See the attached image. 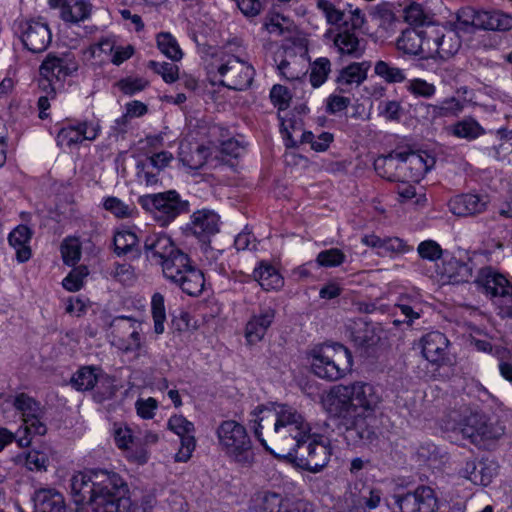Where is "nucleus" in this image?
<instances>
[{
    "instance_id": "nucleus-1",
    "label": "nucleus",
    "mask_w": 512,
    "mask_h": 512,
    "mask_svg": "<svg viewBox=\"0 0 512 512\" xmlns=\"http://www.w3.org/2000/svg\"><path fill=\"white\" fill-rule=\"evenodd\" d=\"M144 252L148 260L161 265L165 279L184 293L189 296H198L202 293L205 286L203 272L168 235L155 233L147 236L144 241Z\"/></svg>"
},
{
    "instance_id": "nucleus-2",
    "label": "nucleus",
    "mask_w": 512,
    "mask_h": 512,
    "mask_svg": "<svg viewBox=\"0 0 512 512\" xmlns=\"http://www.w3.org/2000/svg\"><path fill=\"white\" fill-rule=\"evenodd\" d=\"M434 164L433 158L426 153L414 151H392L379 156L374 169L379 176L389 181L419 182Z\"/></svg>"
},
{
    "instance_id": "nucleus-3",
    "label": "nucleus",
    "mask_w": 512,
    "mask_h": 512,
    "mask_svg": "<svg viewBox=\"0 0 512 512\" xmlns=\"http://www.w3.org/2000/svg\"><path fill=\"white\" fill-rule=\"evenodd\" d=\"M311 368L319 378L336 381L351 371L353 358L350 350L339 343H325L311 353Z\"/></svg>"
},
{
    "instance_id": "nucleus-4",
    "label": "nucleus",
    "mask_w": 512,
    "mask_h": 512,
    "mask_svg": "<svg viewBox=\"0 0 512 512\" xmlns=\"http://www.w3.org/2000/svg\"><path fill=\"white\" fill-rule=\"evenodd\" d=\"M275 442L278 448L287 454L298 443L309 437L311 426L293 407L286 404L276 405V421L273 424Z\"/></svg>"
},
{
    "instance_id": "nucleus-5",
    "label": "nucleus",
    "mask_w": 512,
    "mask_h": 512,
    "mask_svg": "<svg viewBox=\"0 0 512 512\" xmlns=\"http://www.w3.org/2000/svg\"><path fill=\"white\" fill-rule=\"evenodd\" d=\"M221 451L233 462L250 466L254 461L252 440L245 426L235 420H224L216 429Z\"/></svg>"
},
{
    "instance_id": "nucleus-6",
    "label": "nucleus",
    "mask_w": 512,
    "mask_h": 512,
    "mask_svg": "<svg viewBox=\"0 0 512 512\" xmlns=\"http://www.w3.org/2000/svg\"><path fill=\"white\" fill-rule=\"evenodd\" d=\"M332 449L330 443L322 436L310 433L287 454H280L292 461L297 467L311 473H318L325 468L330 460Z\"/></svg>"
},
{
    "instance_id": "nucleus-7",
    "label": "nucleus",
    "mask_w": 512,
    "mask_h": 512,
    "mask_svg": "<svg viewBox=\"0 0 512 512\" xmlns=\"http://www.w3.org/2000/svg\"><path fill=\"white\" fill-rule=\"evenodd\" d=\"M475 283L490 297L501 318L512 319V283L505 275L492 267H483L479 270Z\"/></svg>"
},
{
    "instance_id": "nucleus-8",
    "label": "nucleus",
    "mask_w": 512,
    "mask_h": 512,
    "mask_svg": "<svg viewBox=\"0 0 512 512\" xmlns=\"http://www.w3.org/2000/svg\"><path fill=\"white\" fill-rule=\"evenodd\" d=\"M13 406L22 417V425L17 431V443L20 447H28L32 436H43L47 433L45 410L39 402L25 393L15 396Z\"/></svg>"
},
{
    "instance_id": "nucleus-9",
    "label": "nucleus",
    "mask_w": 512,
    "mask_h": 512,
    "mask_svg": "<svg viewBox=\"0 0 512 512\" xmlns=\"http://www.w3.org/2000/svg\"><path fill=\"white\" fill-rule=\"evenodd\" d=\"M216 57L219 60L216 70L222 77L220 85L237 91L250 87L255 75L252 65L232 54L229 46H225Z\"/></svg>"
},
{
    "instance_id": "nucleus-10",
    "label": "nucleus",
    "mask_w": 512,
    "mask_h": 512,
    "mask_svg": "<svg viewBox=\"0 0 512 512\" xmlns=\"http://www.w3.org/2000/svg\"><path fill=\"white\" fill-rule=\"evenodd\" d=\"M138 203L143 209L150 212L161 226L168 225L180 214L189 210V202L181 200L175 190L140 196Z\"/></svg>"
},
{
    "instance_id": "nucleus-11",
    "label": "nucleus",
    "mask_w": 512,
    "mask_h": 512,
    "mask_svg": "<svg viewBox=\"0 0 512 512\" xmlns=\"http://www.w3.org/2000/svg\"><path fill=\"white\" fill-rule=\"evenodd\" d=\"M110 343L123 353L140 352L144 347L141 323L131 317L118 316L111 323Z\"/></svg>"
},
{
    "instance_id": "nucleus-12",
    "label": "nucleus",
    "mask_w": 512,
    "mask_h": 512,
    "mask_svg": "<svg viewBox=\"0 0 512 512\" xmlns=\"http://www.w3.org/2000/svg\"><path fill=\"white\" fill-rule=\"evenodd\" d=\"M456 469L459 477L478 486H488L497 474V465L494 461L480 459L472 451L461 455Z\"/></svg>"
},
{
    "instance_id": "nucleus-13",
    "label": "nucleus",
    "mask_w": 512,
    "mask_h": 512,
    "mask_svg": "<svg viewBox=\"0 0 512 512\" xmlns=\"http://www.w3.org/2000/svg\"><path fill=\"white\" fill-rule=\"evenodd\" d=\"M396 504L401 512H435L438 499L429 486H418L415 490L396 496Z\"/></svg>"
},
{
    "instance_id": "nucleus-14",
    "label": "nucleus",
    "mask_w": 512,
    "mask_h": 512,
    "mask_svg": "<svg viewBox=\"0 0 512 512\" xmlns=\"http://www.w3.org/2000/svg\"><path fill=\"white\" fill-rule=\"evenodd\" d=\"M95 468L77 471L69 479L70 494L77 504L87 503V512H93V501L96 497V485H94Z\"/></svg>"
},
{
    "instance_id": "nucleus-15",
    "label": "nucleus",
    "mask_w": 512,
    "mask_h": 512,
    "mask_svg": "<svg viewBox=\"0 0 512 512\" xmlns=\"http://www.w3.org/2000/svg\"><path fill=\"white\" fill-rule=\"evenodd\" d=\"M100 130L101 127L98 122L83 121L69 124L60 129L56 136V142L60 147L70 148L73 145L82 143L84 140H95Z\"/></svg>"
},
{
    "instance_id": "nucleus-16",
    "label": "nucleus",
    "mask_w": 512,
    "mask_h": 512,
    "mask_svg": "<svg viewBox=\"0 0 512 512\" xmlns=\"http://www.w3.org/2000/svg\"><path fill=\"white\" fill-rule=\"evenodd\" d=\"M168 428L181 439V447L175 455V460L178 462L188 461L196 447V439L193 435L194 424L182 415H174L168 420Z\"/></svg>"
},
{
    "instance_id": "nucleus-17",
    "label": "nucleus",
    "mask_w": 512,
    "mask_h": 512,
    "mask_svg": "<svg viewBox=\"0 0 512 512\" xmlns=\"http://www.w3.org/2000/svg\"><path fill=\"white\" fill-rule=\"evenodd\" d=\"M78 68V62L72 54L56 56L50 53L40 66V76L53 77L61 86L62 81L74 74Z\"/></svg>"
},
{
    "instance_id": "nucleus-18",
    "label": "nucleus",
    "mask_w": 512,
    "mask_h": 512,
    "mask_svg": "<svg viewBox=\"0 0 512 512\" xmlns=\"http://www.w3.org/2000/svg\"><path fill=\"white\" fill-rule=\"evenodd\" d=\"M51 31L46 23L28 21L22 25V42L33 53H41L51 43Z\"/></svg>"
},
{
    "instance_id": "nucleus-19",
    "label": "nucleus",
    "mask_w": 512,
    "mask_h": 512,
    "mask_svg": "<svg viewBox=\"0 0 512 512\" xmlns=\"http://www.w3.org/2000/svg\"><path fill=\"white\" fill-rule=\"evenodd\" d=\"M370 66V62L363 61L351 63L340 69L335 79L336 91L345 94L358 88L367 79Z\"/></svg>"
},
{
    "instance_id": "nucleus-20",
    "label": "nucleus",
    "mask_w": 512,
    "mask_h": 512,
    "mask_svg": "<svg viewBox=\"0 0 512 512\" xmlns=\"http://www.w3.org/2000/svg\"><path fill=\"white\" fill-rule=\"evenodd\" d=\"M489 197L478 194H462L449 202L450 211L457 216H471L487 210Z\"/></svg>"
},
{
    "instance_id": "nucleus-21",
    "label": "nucleus",
    "mask_w": 512,
    "mask_h": 512,
    "mask_svg": "<svg viewBox=\"0 0 512 512\" xmlns=\"http://www.w3.org/2000/svg\"><path fill=\"white\" fill-rule=\"evenodd\" d=\"M329 411L334 416L343 420L355 412L353 404V392L350 385L335 386L328 395Z\"/></svg>"
},
{
    "instance_id": "nucleus-22",
    "label": "nucleus",
    "mask_w": 512,
    "mask_h": 512,
    "mask_svg": "<svg viewBox=\"0 0 512 512\" xmlns=\"http://www.w3.org/2000/svg\"><path fill=\"white\" fill-rule=\"evenodd\" d=\"M53 9H60L62 20L78 23L86 20L91 14V4L85 0H48Z\"/></svg>"
},
{
    "instance_id": "nucleus-23",
    "label": "nucleus",
    "mask_w": 512,
    "mask_h": 512,
    "mask_svg": "<svg viewBox=\"0 0 512 512\" xmlns=\"http://www.w3.org/2000/svg\"><path fill=\"white\" fill-rule=\"evenodd\" d=\"M274 318V309L271 307H261L259 313L254 314L246 324L245 337L248 343L255 344L261 341L273 323Z\"/></svg>"
},
{
    "instance_id": "nucleus-24",
    "label": "nucleus",
    "mask_w": 512,
    "mask_h": 512,
    "mask_svg": "<svg viewBox=\"0 0 512 512\" xmlns=\"http://www.w3.org/2000/svg\"><path fill=\"white\" fill-rule=\"evenodd\" d=\"M422 354L431 363H441L447 354L449 340L439 332L432 331L424 335L421 339Z\"/></svg>"
},
{
    "instance_id": "nucleus-25",
    "label": "nucleus",
    "mask_w": 512,
    "mask_h": 512,
    "mask_svg": "<svg viewBox=\"0 0 512 512\" xmlns=\"http://www.w3.org/2000/svg\"><path fill=\"white\" fill-rule=\"evenodd\" d=\"M439 269L442 280L452 284L468 282L472 277L471 265L455 257H445Z\"/></svg>"
},
{
    "instance_id": "nucleus-26",
    "label": "nucleus",
    "mask_w": 512,
    "mask_h": 512,
    "mask_svg": "<svg viewBox=\"0 0 512 512\" xmlns=\"http://www.w3.org/2000/svg\"><path fill=\"white\" fill-rule=\"evenodd\" d=\"M190 229L199 238L214 235L219 231V216L210 210L194 212Z\"/></svg>"
},
{
    "instance_id": "nucleus-27",
    "label": "nucleus",
    "mask_w": 512,
    "mask_h": 512,
    "mask_svg": "<svg viewBox=\"0 0 512 512\" xmlns=\"http://www.w3.org/2000/svg\"><path fill=\"white\" fill-rule=\"evenodd\" d=\"M366 43L364 38H358L356 33L348 28L340 31L334 39V44L341 54H347L354 58H359L363 55Z\"/></svg>"
},
{
    "instance_id": "nucleus-28",
    "label": "nucleus",
    "mask_w": 512,
    "mask_h": 512,
    "mask_svg": "<svg viewBox=\"0 0 512 512\" xmlns=\"http://www.w3.org/2000/svg\"><path fill=\"white\" fill-rule=\"evenodd\" d=\"M368 413L356 411L341 420V425L345 427L348 437H356L359 440L371 438L373 431L368 423Z\"/></svg>"
},
{
    "instance_id": "nucleus-29",
    "label": "nucleus",
    "mask_w": 512,
    "mask_h": 512,
    "mask_svg": "<svg viewBox=\"0 0 512 512\" xmlns=\"http://www.w3.org/2000/svg\"><path fill=\"white\" fill-rule=\"evenodd\" d=\"M33 235L32 230L26 225H18L9 236V244L16 250V259L19 263H24L31 258V248L28 245Z\"/></svg>"
},
{
    "instance_id": "nucleus-30",
    "label": "nucleus",
    "mask_w": 512,
    "mask_h": 512,
    "mask_svg": "<svg viewBox=\"0 0 512 512\" xmlns=\"http://www.w3.org/2000/svg\"><path fill=\"white\" fill-rule=\"evenodd\" d=\"M353 392V404L355 412H370L379 403V397L375 394L372 385L356 382L350 385Z\"/></svg>"
},
{
    "instance_id": "nucleus-31",
    "label": "nucleus",
    "mask_w": 512,
    "mask_h": 512,
    "mask_svg": "<svg viewBox=\"0 0 512 512\" xmlns=\"http://www.w3.org/2000/svg\"><path fill=\"white\" fill-rule=\"evenodd\" d=\"M34 502L38 512H66L63 495L54 489L38 490Z\"/></svg>"
},
{
    "instance_id": "nucleus-32",
    "label": "nucleus",
    "mask_w": 512,
    "mask_h": 512,
    "mask_svg": "<svg viewBox=\"0 0 512 512\" xmlns=\"http://www.w3.org/2000/svg\"><path fill=\"white\" fill-rule=\"evenodd\" d=\"M381 496L382 493L379 489H367L359 494L355 491H350L346 495L345 501L350 511L360 509L373 510L379 506Z\"/></svg>"
},
{
    "instance_id": "nucleus-33",
    "label": "nucleus",
    "mask_w": 512,
    "mask_h": 512,
    "mask_svg": "<svg viewBox=\"0 0 512 512\" xmlns=\"http://www.w3.org/2000/svg\"><path fill=\"white\" fill-rule=\"evenodd\" d=\"M276 405L273 404L272 408L265 407L263 405L257 406L253 411L252 415L255 417L252 421L254 422V434L259 440L265 450L270 451L265 439L262 437V430L265 427L272 426L276 421Z\"/></svg>"
},
{
    "instance_id": "nucleus-34",
    "label": "nucleus",
    "mask_w": 512,
    "mask_h": 512,
    "mask_svg": "<svg viewBox=\"0 0 512 512\" xmlns=\"http://www.w3.org/2000/svg\"><path fill=\"white\" fill-rule=\"evenodd\" d=\"M463 108L464 105L456 97L447 98L438 105L421 104L419 107V109L425 110L427 116L431 119L457 116Z\"/></svg>"
},
{
    "instance_id": "nucleus-35",
    "label": "nucleus",
    "mask_w": 512,
    "mask_h": 512,
    "mask_svg": "<svg viewBox=\"0 0 512 512\" xmlns=\"http://www.w3.org/2000/svg\"><path fill=\"white\" fill-rule=\"evenodd\" d=\"M422 29L407 28L397 39V48L409 55H421L423 53Z\"/></svg>"
},
{
    "instance_id": "nucleus-36",
    "label": "nucleus",
    "mask_w": 512,
    "mask_h": 512,
    "mask_svg": "<svg viewBox=\"0 0 512 512\" xmlns=\"http://www.w3.org/2000/svg\"><path fill=\"white\" fill-rule=\"evenodd\" d=\"M485 415L478 412H469L453 428L458 430L463 438L469 439L471 443L478 444V434Z\"/></svg>"
},
{
    "instance_id": "nucleus-37",
    "label": "nucleus",
    "mask_w": 512,
    "mask_h": 512,
    "mask_svg": "<svg viewBox=\"0 0 512 512\" xmlns=\"http://www.w3.org/2000/svg\"><path fill=\"white\" fill-rule=\"evenodd\" d=\"M254 279L266 291L276 290L283 286V278L271 265L261 263L253 271Z\"/></svg>"
},
{
    "instance_id": "nucleus-38",
    "label": "nucleus",
    "mask_w": 512,
    "mask_h": 512,
    "mask_svg": "<svg viewBox=\"0 0 512 512\" xmlns=\"http://www.w3.org/2000/svg\"><path fill=\"white\" fill-rule=\"evenodd\" d=\"M480 29L509 31L512 29V16L498 10L481 12Z\"/></svg>"
},
{
    "instance_id": "nucleus-39",
    "label": "nucleus",
    "mask_w": 512,
    "mask_h": 512,
    "mask_svg": "<svg viewBox=\"0 0 512 512\" xmlns=\"http://www.w3.org/2000/svg\"><path fill=\"white\" fill-rule=\"evenodd\" d=\"M438 45L437 57L443 60L453 57L461 48L459 32L455 29L445 30L441 28Z\"/></svg>"
},
{
    "instance_id": "nucleus-40",
    "label": "nucleus",
    "mask_w": 512,
    "mask_h": 512,
    "mask_svg": "<svg viewBox=\"0 0 512 512\" xmlns=\"http://www.w3.org/2000/svg\"><path fill=\"white\" fill-rule=\"evenodd\" d=\"M481 12L476 11L472 7H464L457 12L456 21L454 22V29L457 32H473L480 29Z\"/></svg>"
},
{
    "instance_id": "nucleus-41",
    "label": "nucleus",
    "mask_w": 512,
    "mask_h": 512,
    "mask_svg": "<svg viewBox=\"0 0 512 512\" xmlns=\"http://www.w3.org/2000/svg\"><path fill=\"white\" fill-rule=\"evenodd\" d=\"M455 137L475 140L485 134V129L472 117H465L451 126Z\"/></svg>"
},
{
    "instance_id": "nucleus-42",
    "label": "nucleus",
    "mask_w": 512,
    "mask_h": 512,
    "mask_svg": "<svg viewBox=\"0 0 512 512\" xmlns=\"http://www.w3.org/2000/svg\"><path fill=\"white\" fill-rule=\"evenodd\" d=\"M114 251L118 256L126 255L128 253L136 252V256H140L138 248V237L130 230L117 231L113 238Z\"/></svg>"
},
{
    "instance_id": "nucleus-43",
    "label": "nucleus",
    "mask_w": 512,
    "mask_h": 512,
    "mask_svg": "<svg viewBox=\"0 0 512 512\" xmlns=\"http://www.w3.org/2000/svg\"><path fill=\"white\" fill-rule=\"evenodd\" d=\"M440 31L441 28L435 25H427L424 29H422V38H423V53L422 57L424 58H434L437 56L438 52V43L440 39Z\"/></svg>"
},
{
    "instance_id": "nucleus-44",
    "label": "nucleus",
    "mask_w": 512,
    "mask_h": 512,
    "mask_svg": "<svg viewBox=\"0 0 512 512\" xmlns=\"http://www.w3.org/2000/svg\"><path fill=\"white\" fill-rule=\"evenodd\" d=\"M96 368L86 366L80 368L71 378V385L78 391L92 389L97 383Z\"/></svg>"
},
{
    "instance_id": "nucleus-45",
    "label": "nucleus",
    "mask_w": 512,
    "mask_h": 512,
    "mask_svg": "<svg viewBox=\"0 0 512 512\" xmlns=\"http://www.w3.org/2000/svg\"><path fill=\"white\" fill-rule=\"evenodd\" d=\"M331 72V62L328 58L320 57L317 58L311 64L310 82L315 88L320 87L327 80L329 73Z\"/></svg>"
},
{
    "instance_id": "nucleus-46",
    "label": "nucleus",
    "mask_w": 512,
    "mask_h": 512,
    "mask_svg": "<svg viewBox=\"0 0 512 512\" xmlns=\"http://www.w3.org/2000/svg\"><path fill=\"white\" fill-rule=\"evenodd\" d=\"M375 74L387 83H401L406 77L402 69L391 66L389 63L379 60L375 63Z\"/></svg>"
},
{
    "instance_id": "nucleus-47",
    "label": "nucleus",
    "mask_w": 512,
    "mask_h": 512,
    "mask_svg": "<svg viewBox=\"0 0 512 512\" xmlns=\"http://www.w3.org/2000/svg\"><path fill=\"white\" fill-rule=\"evenodd\" d=\"M157 45L160 51L173 61H178L182 58V51L170 33H160L157 36Z\"/></svg>"
},
{
    "instance_id": "nucleus-48",
    "label": "nucleus",
    "mask_w": 512,
    "mask_h": 512,
    "mask_svg": "<svg viewBox=\"0 0 512 512\" xmlns=\"http://www.w3.org/2000/svg\"><path fill=\"white\" fill-rule=\"evenodd\" d=\"M151 310L154 320V331L156 334L164 332V322L166 320L164 297L160 293H155L151 300Z\"/></svg>"
},
{
    "instance_id": "nucleus-49",
    "label": "nucleus",
    "mask_w": 512,
    "mask_h": 512,
    "mask_svg": "<svg viewBox=\"0 0 512 512\" xmlns=\"http://www.w3.org/2000/svg\"><path fill=\"white\" fill-rule=\"evenodd\" d=\"M404 14L405 22L411 26L410 28L424 29L427 25H432L419 4H411L405 9Z\"/></svg>"
},
{
    "instance_id": "nucleus-50",
    "label": "nucleus",
    "mask_w": 512,
    "mask_h": 512,
    "mask_svg": "<svg viewBox=\"0 0 512 512\" xmlns=\"http://www.w3.org/2000/svg\"><path fill=\"white\" fill-rule=\"evenodd\" d=\"M259 512H282L287 499L275 492H265L259 497Z\"/></svg>"
},
{
    "instance_id": "nucleus-51",
    "label": "nucleus",
    "mask_w": 512,
    "mask_h": 512,
    "mask_svg": "<svg viewBox=\"0 0 512 512\" xmlns=\"http://www.w3.org/2000/svg\"><path fill=\"white\" fill-rule=\"evenodd\" d=\"M346 255L338 248H330L321 251L316 258V262L322 267H337L345 262Z\"/></svg>"
},
{
    "instance_id": "nucleus-52",
    "label": "nucleus",
    "mask_w": 512,
    "mask_h": 512,
    "mask_svg": "<svg viewBox=\"0 0 512 512\" xmlns=\"http://www.w3.org/2000/svg\"><path fill=\"white\" fill-rule=\"evenodd\" d=\"M148 67L159 74L166 83H173L179 77V67L174 63L149 61Z\"/></svg>"
},
{
    "instance_id": "nucleus-53",
    "label": "nucleus",
    "mask_w": 512,
    "mask_h": 512,
    "mask_svg": "<svg viewBox=\"0 0 512 512\" xmlns=\"http://www.w3.org/2000/svg\"><path fill=\"white\" fill-rule=\"evenodd\" d=\"M478 444L482 441H494L502 437L505 433L504 427L498 422H489L484 417L481 427L479 428Z\"/></svg>"
},
{
    "instance_id": "nucleus-54",
    "label": "nucleus",
    "mask_w": 512,
    "mask_h": 512,
    "mask_svg": "<svg viewBox=\"0 0 512 512\" xmlns=\"http://www.w3.org/2000/svg\"><path fill=\"white\" fill-rule=\"evenodd\" d=\"M417 252L423 260L437 261L443 257L444 251L434 240H424L419 243Z\"/></svg>"
},
{
    "instance_id": "nucleus-55",
    "label": "nucleus",
    "mask_w": 512,
    "mask_h": 512,
    "mask_svg": "<svg viewBox=\"0 0 512 512\" xmlns=\"http://www.w3.org/2000/svg\"><path fill=\"white\" fill-rule=\"evenodd\" d=\"M61 254L65 264H76L81 257V247L78 240L65 239L61 245Z\"/></svg>"
},
{
    "instance_id": "nucleus-56",
    "label": "nucleus",
    "mask_w": 512,
    "mask_h": 512,
    "mask_svg": "<svg viewBox=\"0 0 512 512\" xmlns=\"http://www.w3.org/2000/svg\"><path fill=\"white\" fill-rule=\"evenodd\" d=\"M407 90L416 97L431 98L436 92V87L423 79L416 78L408 81Z\"/></svg>"
},
{
    "instance_id": "nucleus-57",
    "label": "nucleus",
    "mask_w": 512,
    "mask_h": 512,
    "mask_svg": "<svg viewBox=\"0 0 512 512\" xmlns=\"http://www.w3.org/2000/svg\"><path fill=\"white\" fill-rule=\"evenodd\" d=\"M412 250L406 242L398 237H385L383 238L382 250L378 252L380 255H387L389 253L403 254Z\"/></svg>"
},
{
    "instance_id": "nucleus-58",
    "label": "nucleus",
    "mask_w": 512,
    "mask_h": 512,
    "mask_svg": "<svg viewBox=\"0 0 512 512\" xmlns=\"http://www.w3.org/2000/svg\"><path fill=\"white\" fill-rule=\"evenodd\" d=\"M270 99L279 110H285L289 107L291 95L285 86L277 84L270 91Z\"/></svg>"
},
{
    "instance_id": "nucleus-59",
    "label": "nucleus",
    "mask_w": 512,
    "mask_h": 512,
    "mask_svg": "<svg viewBox=\"0 0 512 512\" xmlns=\"http://www.w3.org/2000/svg\"><path fill=\"white\" fill-rule=\"evenodd\" d=\"M87 275L86 267H80L71 271L66 278H64L62 284L63 287L71 292L80 290L83 286V279Z\"/></svg>"
},
{
    "instance_id": "nucleus-60",
    "label": "nucleus",
    "mask_w": 512,
    "mask_h": 512,
    "mask_svg": "<svg viewBox=\"0 0 512 512\" xmlns=\"http://www.w3.org/2000/svg\"><path fill=\"white\" fill-rule=\"evenodd\" d=\"M49 458L46 453L38 450H31L26 454L25 465L29 470H46Z\"/></svg>"
},
{
    "instance_id": "nucleus-61",
    "label": "nucleus",
    "mask_w": 512,
    "mask_h": 512,
    "mask_svg": "<svg viewBox=\"0 0 512 512\" xmlns=\"http://www.w3.org/2000/svg\"><path fill=\"white\" fill-rule=\"evenodd\" d=\"M173 159V155L168 151H161L150 157H147L141 162L146 164V167L156 169L157 172L164 169L170 161Z\"/></svg>"
},
{
    "instance_id": "nucleus-62",
    "label": "nucleus",
    "mask_w": 512,
    "mask_h": 512,
    "mask_svg": "<svg viewBox=\"0 0 512 512\" xmlns=\"http://www.w3.org/2000/svg\"><path fill=\"white\" fill-rule=\"evenodd\" d=\"M351 104V99L339 94H331L326 101V112L336 114L345 110Z\"/></svg>"
},
{
    "instance_id": "nucleus-63",
    "label": "nucleus",
    "mask_w": 512,
    "mask_h": 512,
    "mask_svg": "<svg viewBox=\"0 0 512 512\" xmlns=\"http://www.w3.org/2000/svg\"><path fill=\"white\" fill-rule=\"evenodd\" d=\"M104 208L118 218L128 217L129 207L116 197H108L104 202Z\"/></svg>"
},
{
    "instance_id": "nucleus-64",
    "label": "nucleus",
    "mask_w": 512,
    "mask_h": 512,
    "mask_svg": "<svg viewBox=\"0 0 512 512\" xmlns=\"http://www.w3.org/2000/svg\"><path fill=\"white\" fill-rule=\"evenodd\" d=\"M119 89L126 95H133L136 92L142 91L147 82L140 78H126L122 79L117 83Z\"/></svg>"
}]
</instances>
